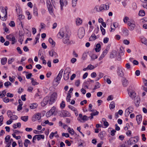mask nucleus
Instances as JSON below:
<instances>
[{
  "label": "nucleus",
  "instance_id": "obj_43",
  "mask_svg": "<svg viewBox=\"0 0 147 147\" xmlns=\"http://www.w3.org/2000/svg\"><path fill=\"white\" fill-rule=\"evenodd\" d=\"M55 109H56V107H55L53 106L52 108L50 110V112H51V113L53 115V114L54 112H55Z\"/></svg>",
  "mask_w": 147,
  "mask_h": 147
},
{
  "label": "nucleus",
  "instance_id": "obj_11",
  "mask_svg": "<svg viewBox=\"0 0 147 147\" xmlns=\"http://www.w3.org/2000/svg\"><path fill=\"white\" fill-rule=\"evenodd\" d=\"M59 3L61 5V10L63 9L64 6H65L67 4V2L66 0H60Z\"/></svg>",
  "mask_w": 147,
  "mask_h": 147
},
{
  "label": "nucleus",
  "instance_id": "obj_3",
  "mask_svg": "<svg viewBox=\"0 0 147 147\" xmlns=\"http://www.w3.org/2000/svg\"><path fill=\"white\" fill-rule=\"evenodd\" d=\"M67 34V32L66 29L62 28L57 34V36L58 38H62L66 36V34Z\"/></svg>",
  "mask_w": 147,
  "mask_h": 147
},
{
  "label": "nucleus",
  "instance_id": "obj_62",
  "mask_svg": "<svg viewBox=\"0 0 147 147\" xmlns=\"http://www.w3.org/2000/svg\"><path fill=\"white\" fill-rule=\"evenodd\" d=\"M98 58L97 55L95 54H93L91 57V59L92 60H94L95 59H96Z\"/></svg>",
  "mask_w": 147,
  "mask_h": 147
},
{
  "label": "nucleus",
  "instance_id": "obj_15",
  "mask_svg": "<svg viewBox=\"0 0 147 147\" xmlns=\"http://www.w3.org/2000/svg\"><path fill=\"white\" fill-rule=\"evenodd\" d=\"M136 120L138 124L139 125L140 124L142 120V116L141 115H137L136 116Z\"/></svg>",
  "mask_w": 147,
  "mask_h": 147
},
{
  "label": "nucleus",
  "instance_id": "obj_6",
  "mask_svg": "<svg viewBox=\"0 0 147 147\" xmlns=\"http://www.w3.org/2000/svg\"><path fill=\"white\" fill-rule=\"evenodd\" d=\"M85 34V31L84 28L83 27L80 28L78 30V35L79 38H82L84 36Z\"/></svg>",
  "mask_w": 147,
  "mask_h": 147
},
{
  "label": "nucleus",
  "instance_id": "obj_42",
  "mask_svg": "<svg viewBox=\"0 0 147 147\" xmlns=\"http://www.w3.org/2000/svg\"><path fill=\"white\" fill-rule=\"evenodd\" d=\"M82 20L80 18L77 19L76 21L77 24L78 25L82 23Z\"/></svg>",
  "mask_w": 147,
  "mask_h": 147
},
{
  "label": "nucleus",
  "instance_id": "obj_25",
  "mask_svg": "<svg viewBox=\"0 0 147 147\" xmlns=\"http://www.w3.org/2000/svg\"><path fill=\"white\" fill-rule=\"evenodd\" d=\"M20 7L19 4L17 5V6L16 7V11L17 12V14L18 15H19L20 13Z\"/></svg>",
  "mask_w": 147,
  "mask_h": 147
},
{
  "label": "nucleus",
  "instance_id": "obj_1",
  "mask_svg": "<svg viewBox=\"0 0 147 147\" xmlns=\"http://www.w3.org/2000/svg\"><path fill=\"white\" fill-rule=\"evenodd\" d=\"M57 94L56 92L53 93L50 96L45 97L43 101L41 102L42 106L44 107L48 103L50 105L53 104L57 98Z\"/></svg>",
  "mask_w": 147,
  "mask_h": 147
},
{
  "label": "nucleus",
  "instance_id": "obj_19",
  "mask_svg": "<svg viewBox=\"0 0 147 147\" xmlns=\"http://www.w3.org/2000/svg\"><path fill=\"white\" fill-rule=\"evenodd\" d=\"M117 54V53L116 51H114L111 53L110 57L111 58H114L116 56Z\"/></svg>",
  "mask_w": 147,
  "mask_h": 147
},
{
  "label": "nucleus",
  "instance_id": "obj_58",
  "mask_svg": "<svg viewBox=\"0 0 147 147\" xmlns=\"http://www.w3.org/2000/svg\"><path fill=\"white\" fill-rule=\"evenodd\" d=\"M87 68H88V69L90 70H92L94 69V67L92 65H89L88 66Z\"/></svg>",
  "mask_w": 147,
  "mask_h": 147
},
{
  "label": "nucleus",
  "instance_id": "obj_50",
  "mask_svg": "<svg viewBox=\"0 0 147 147\" xmlns=\"http://www.w3.org/2000/svg\"><path fill=\"white\" fill-rule=\"evenodd\" d=\"M61 77L59 76H57V78L54 79L55 82L58 83L59 81L60 80L61 78Z\"/></svg>",
  "mask_w": 147,
  "mask_h": 147
},
{
  "label": "nucleus",
  "instance_id": "obj_33",
  "mask_svg": "<svg viewBox=\"0 0 147 147\" xmlns=\"http://www.w3.org/2000/svg\"><path fill=\"white\" fill-rule=\"evenodd\" d=\"M31 83L34 86L39 84L38 82H36L34 80L33 78H31Z\"/></svg>",
  "mask_w": 147,
  "mask_h": 147
},
{
  "label": "nucleus",
  "instance_id": "obj_27",
  "mask_svg": "<svg viewBox=\"0 0 147 147\" xmlns=\"http://www.w3.org/2000/svg\"><path fill=\"white\" fill-rule=\"evenodd\" d=\"M38 106L37 104L34 103L31 104V105L30 106V107L31 109H34L36 108Z\"/></svg>",
  "mask_w": 147,
  "mask_h": 147
},
{
  "label": "nucleus",
  "instance_id": "obj_21",
  "mask_svg": "<svg viewBox=\"0 0 147 147\" xmlns=\"http://www.w3.org/2000/svg\"><path fill=\"white\" fill-rule=\"evenodd\" d=\"M23 35H20L19 34V37L18 41L20 42L21 45L22 43V42L23 41Z\"/></svg>",
  "mask_w": 147,
  "mask_h": 147
},
{
  "label": "nucleus",
  "instance_id": "obj_64",
  "mask_svg": "<svg viewBox=\"0 0 147 147\" xmlns=\"http://www.w3.org/2000/svg\"><path fill=\"white\" fill-rule=\"evenodd\" d=\"M18 15L19 16V19L20 20H23L24 18V16L22 14L20 15V14Z\"/></svg>",
  "mask_w": 147,
  "mask_h": 147
},
{
  "label": "nucleus",
  "instance_id": "obj_34",
  "mask_svg": "<svg viewBox=\"0 0 147 147\" xmlns=\"http://www.w3.org/2000/svg\"><path fill=\"white\" fill-rule=\"evenodd\" d=\"M67 130L69 133L71 134V135H73L74 134V132L72 129H71L70 127H69L67 129Z\"/></svg>",
  "mask_w": 147,
  "mask_h": 147
},
{
  "label": "nucleus",
  "instance_id": "obj_8",
  "mask_svg": "<svg viewBox=\"0 0 147 147\" xmlns=\"http://www.w3.org/2000/svg\"><path fill=\"white\" fill-rule=\"evenodd\" d=\"M41 118V114L40 113H38L35 114L32 118V121H35L36 120H39Z\"/></svg>",
  "mask_w": 147,
  "mask_h": 147
},
{
  "label": "nucleus",
  "instance_id": "obj_36",
  "mask_svg": "<svg viewBox=\"0 0 147 147\" xmlns=\"http://www.w3.org/2000/svg\"><path fill=\"white\" fill-rule=\"evenodd\" d=\"M129 29L130 30H134V28L136 27V25L134 23H133L131 24L129 26Z\"/></svg>",
  "mask_w": 147,
  "mask_h": 147
},
{
  "label": "nucleus",
  "instance_id": "obj_24",
  "mask_svg": "<svg viewBox=\"0 0 147 147\" xmlns=\"http://www.w3.org/2000/svg\"><path fill=\"white\" fill-rule=\"evenodd\" d=\"M105 131H102L99 133L98 136L101 139H102L105 136Z\"/></svg>",
  "mask_w": 147,
  "mask_h": 147
},
{
  "label": "nucleus",
  "instance_id": "obj_16",
  "mask_svg": "<svg viewBox=\"0 0 147 147\" xmlns=\"http://www.w3.org/2000/svg\"><path fill=\"white\" fill-rule=\"evenodd\" d=\"M95 111H96V112H93L92 113H91L90 114L91 116L89 117V118L90 119H93V118L94 116H95L98 115L99 113L98 112L96 111V110H95Z\"/></svg>",
  "mask_w": 147,
  "mask_h": 147
},
{
  "label": "nucleus",
  "instance_id": "obj_41",
  "mask_svg": "<svg viewBox=\"0 0 147 147\" xmlns=\"http://www.w3.org/2000/svg\"><path fill=\"white\" fill-rule=\"evenodd\" d=\"M100 28L101 31L102 33V34L103 35H105V30L101 26H100Z\"/></svg>",
  "mask_w": 147,
  "mask_h": 147
},
{
  "label": "nucleus",
  "instance_id": "obj_61",
  "mask_svg": "<svg viewBox=\"0 0 147 147\" xmlns=\"http://www.w3.org/2000/svg\"><path fill=\"white\" fill-rule=\"evenodd\" d=\"M129 30H124L123 33L125 36H127L129 34Z\"/></svg>",
  "mask_w": 147,
  "mask_h": 147
},
{
  "label": "nucleus",
  "instance_id": "obj_52",
  "mask_svg": "<svg viewBox=\"0 0 147 147\" xmlns=\"http://www.w3.org/2000/svg\"><path fill=\"white\" fill-rule=\"evenodd\" d=\"M9 24L10 26L12 27L15 26V23L13 21H11Z\"/></svg>",
  "mask_w": 147,
  "mask_h": 147
},
{
  "label": "nucleus",
  "instance_id": "obj_7",
  "mask_svg": "<svg viewBox=\"0 0 147 147\" xmlns=\"http://www.w3.org/2000/svg\"><path fill=\"white\" fill-rule=\"evenodd\" d=\"M47 7L50 13L53 12V8L50 0H47L46 1Z\"/></svg>",
  "mask_w": 147,
  "mask_h": 147
},
{
  "label": "nucleus",
  "instance_id": "obj_4",
  "mask_svg": "<svg viewBox=\"0 0 147 147\" xmlns=\"http://www.w3.org/2000/svg\"><path fill=\"white\" fill-rule=\"evenodd\" d=\"M89 117H88L86 115H84L82 117V115L81 113H80L78 117L77 118L78 120L80 122L84 123L86 121L88 120Z\"/></svg>",
  "mask_w": 147,
  "mask_h": 147
},
{
  "label": "nucleus",
  "instance_id": "obj_13",
  "mask_svg": "<svg viewBox=\"0 0 147 147\" xmlns=\"http://www.w3.org/2000/svg\"><path fill=\"white\" fill-rule=\"evenodd\" d=\"M117 72L118 75L121 77H122L124 75L123 71L120 67H118Z\"/></svg>",
  "mask_w": 147,
  "mask_h": 147
},
{
  "label": "nucleus",
  "instance_id": "obj_14",
  "mask_svg": "<svg viewBox=\"0 0 147 147\" xmlns=\"http://www.w3.org/2000/svg\"><path fill=\"white\" fill-rule=\"evenodd\" d=\"M62 117H68L71 115L70 113L67 111L63 110L62 112Z\"/></svg>",
  "mask_w": 147,
  "mask_h": 147
},
{
  "label": "nucleus",
  "instance_id": "obj_23",
  "mask_svg": "<svg viewBox=\"0 0 147 147\" xmlns=\"http://www.w3.org/2000/svg\"><path fill=\"white\" fill-rule=\"evenodd\" d=\"M35 136H36V138L38 140H39L41 139H44L45 138V136L43 135L39 134Z\"/></svg>",
  "mask_w": 147,
  "mask_h": 147
},
{
  "label": "nucleus",
  "instance_id": "obj_60",
  "mask_svg": "<svg viewBox=\"0 0 147 147\" xmlns=\"http://www.w3.org/2000/svg\"><path fill=\"white\" fill-rule=\"evenodd\" d=\"M142 42L144 44H147V40L146 38H143L141 39Z\"/></svg>",
  "mask_w": 147,
  "mask_h": 147
},
{
  "label": "nucleus",
  "instance_id": "obj_48",
  "mask_svg": "<svg viewBox=\"0 0 147 147\" xmlns=\"http://www.w3.org/2000/svg\"><path fill=\"white\" fill-rule=\"evenodd\" d=\"M3 101L5 103H7L9 101V99L7 97H5L3 98Z\"/></svg>",
  "mask_w": 147,
  "mask_h": 147
},
{
  "label": "nucleus",
  "instance_id": "obj_9",
  "mask_svg": "<svg viewBox=\"0 0 147 147\" xmlns=\"http://www.w3.org/2000/svg\"><path fill=\"white\" fill-rule=\"evenodd\" d=\"M109 7V3H107L105 4L101 5L99 7V11H102L103 10H108Z\"/></svg>",
  "mask_w": 147,
  "mask_h": 147
},
{
  "label": "nucleus",
  "instance_id": "obj_28",
  "mask_svg": "<svg viewBox=\"0 0 147 147\" xmlns=\"http://www.w3.org/2000/svg\"><path fill=\"white\" fill-rule=\"evenodd\" d=\"M28 119V117L27 116H22L21 117V119L24 122L27 121Z\"/></svg>",
  "mask_w": 147,
  "mask_h": 147
},
{
  "label": "nucleus",
  "instance_id": "obj_30",
  "mask_svg": "<svg viewBox=\"0 0 147 147\" xmlns=\"http://www.w3.org/2000/svg\"><path fill=\"white\" fill-rule=\"evenodd\" d=\"M1 92H0V98H2L5 96L6 92L5 90H3L2 91L1 93Z\"/></svg>",
  "mask_w": 147,
  "mask_h": 147
},
{
  "label": "nucleus",
  "instance_id": "obj_51",
  "mask_svg": "<svg viewBox=\"0 0 147 147\" xmlns=\"http://www.w3.org/2000/svg\"><path fill=\"white\" fill-rule=\"evenodd\" d=\"M80 80H78L76 81L75 85L77 86L78 87L80 85Z\"/></svg>",
  "mask_w": 147,
  "mask_h": 147
},
{
  "label": "nucleus",
  "instance_id": "obj_22",
  "mask_svg": "<svg viewBox=\"0 0 147 147\" xmlns=\"http://www.w3.org/2000/svg\"><path fill=\"white\" fill-rule=\"evenodd\" d=\"M123 85L124 87H126L128 85V81L125 79L122 81Z\"/></svg>",
  "mask_w": 147,
  "mask_h": 147
},
{
  "label": "nucleus",
  "instance_id": "obj_17",
  "mask_svg": "<svg viewBox=\"0 0 147 147\" xmlns=\"http://www.w3.org/2000/svg\"><path fill=\"white\" fill-rule=\"evenodd\" d=\"M34 15L36 16H38V9L37 7L35 6L33 7Z\"/></svg>",
  "mask_w": 147,
  "mask_h": 147
},
{
  "label": "nucleus",
  "instance_id": "obj_38",
  "mask_svg": "<svg viewBox=\"0 0 147 147\" xmlns=\"http://www.w3.org/2000/svg\"><path fill=\"white\" fill-rule=\"evenodd\" d=\"M26 14L28 16V19L29 20H30L32 18V15L30 14V12L26 11Z\"/></svg>",
  "mask_w": 147,
  "mask_h": 147
},
{
  "label": "nucleus",
  "instance_id": "obj_55",
  "mask_svg": "<svg viewBox=\"0 0 147 147\" xmlns=\"http://www.w3.org/2000/svg\"><path fill=\"white\" fill-rule=\"evenodd\" d=\"M22 104L19 105L17 107V110L18 111H19L22 109Z\"/></svg>",
  "mask_w": 147,
  "mask_h": 147
},
{
  "label": "nucleus",
  "instance_id": "obj_32",
  "mask_svg": "<svg viewBox=\"0 0 147 147\" xmlns=\"http://www.w3.org/2000/svg\"><path fill=\"white\" fill-rule=\"evenodd\" d=\"M115 107V103L113 101L111 102L109 105V107L111 109H114Z\"/></svg>",
  "mask_w": 147,
  "mask_h": 147
},
{
  "label": "nucleus",
  "instance_id": "obj_31",
  "mask_svg": "<svg viewBox=\"0 0 147 147\" xmlns=\"http://www.w3.org/2000/svg\"><path fill=\"white\" fill-rule=\"evenodd\" d=\"M107 77L108 76H105L104 77V78L105 80H106V82L108 84H111V82L109 78H107Z\"/></svg>",
  "mask_w": 147,
  "mask_h": 147
},
{
  "label": "nucleus",
  "instance_id": "obj_12",
  "mask_svg": "<svg viewBox=\"0 0 147 147\" xmlns=\"http://www.w3.org/2000/svg\"><path fill=\"white\" fill-rule=\"evenodd\" d=\"M128 94L129 96L132 98H135L136 96V94L132 90L128 89L127 90Z\"/></svg>",
  "mask_w": 147,
  "mask_h": 147
},
{
  "label": "nucleus",
  "instance_id": "obj_49",
  "mask_svg": "<svg viewBox=\"0 0 147 147\" xmlns=\"http://www.w3.org/2000/svg\"><path fill=\"white\" fill-rule=\"evenodd\" d=\"M52 115L53 114L49 111L46 113V116L47 117H49Z\"/></svg>",
  "mask_w": 147,
  "mask_h": 147
},
{
  "label": "nucleus",
  "instance_id": "obj_53",
  "mask_svg": "<svg viewBox=\"0 0 147 147\" xmlns=\"http://www.w3.org/2000/svg\"><path fill=\"white\" fill-rule=\"evenodd\" d=\"M11 112L10 110H8L7 112V114L8 117L10 118H11L12 116L11 115Z\"/></svg>",
  "mask_w": 147,
  "mask_h": 147
},
{
  "label": "nucleus",
  "instance_id": "obj_57",
  "mask_svg": "<svg viewBox=\"0 0 147 147\" xmlns=\"http://www.w3.org/2000/svg\"><path fill=\"white\" fill-rule=\"evenodd\" d=\"M63 136H65L66 138H68L69 137V135L68 133H63L62 134Z\"/></svg>",
  "mask_w": 147,
  "mask_h": 147
},
{
  "label": "nucleus",
  "instance_id": "obj_5",
  "mask_svg": "<svg viewBox=\"0 0 147 147\" xmlns=\"http://www.w3.org/2000/svg\"><path fill=\"white\" fill-rule=\"evenodd\" d=\"M70 71V69L69 67L67 68L65 70L63 75V78L65 80H67L69 79V75Z\"/></svg>",
  "mask_w": 147,
  "mask_h": 147
},
{
  "label": "nucleus",
  "instance_id": "obj_54",
  "mask_svg": "<svg viewBox=\"0 0 147 147\" xmlns=\"http://www.w3.org/2000/svg\"><path fill=\"white\" fill-rule=\"evenodd\" d=\"M14 59L13 58H11L9 59L8 63L9 64H11L14 61Z\"/></svg>",
  "mask_w": 147,
  "mask_h": 147
},
{
  "label": "nucleus",
  "instance_id": "obj_63",
  "mask_svg": "<svg viewBox=\"0 0 147 147\" xmlns=\"http://www.w3.org/2000/svg\"><path fill=\"white\" fill-rule=\"evenodd\" d=\"M18 143L20 147H23V145L22 141L21 140H19L18 141Z\"/></svg>",
  "mask_w": 147,
  "mask_h": 147
},
{
  "label": "nucleus",
  "instance_id": "obj_20",
  "mask_svg": "<svg viewBox=\"0 0 147 147\" xmlns=\"http://www.w3.org/2000/svg\"><path fill=\"white\" fill-rule=\"evenodd\" d=\"M7 59L6 57L2 58L1 59V63L2 65H5L7 63Z\"/></svg>",
  "mask_w": 147,
  "mask_h": 147
},
{
  "label": "nucleus",
  "instance_id": "obj_44",
  "mask_svg": "<svg viewBox=\"0 0 147 147\" xmlns=\"http://www.w3.org/2000/svg\"><path fill=\"white\" fill-rule=\"evenodd\" d=\"M100 84L98 82H97L96 83V85L94 86V89H96L100 88Z\"/></svg>",
  "mask_w": 147,
  "mask_h": 147
},
{
  "label": "nucleus",
  "instance_id": "obj_45",
  "mask_svg": "<svg viewBox=\"0 0 147 147\" xmlns=\"http://www.w3.org/2000/svg\"><path fill=\"white\" fill-rule=\"evenodd\" d=\"M10 136L9 135H7L5 138V140L6 142H9V140L10 139Z\"/></svg>",
  "mask_w": 147,
  "mask_h": 147
},
{
  "label": "nucleus",
  "instance_id": "obj_47",
  "mask_svg": "<svg viewBox=\"0 0 147 147\" xmlns=\"http://www.w3.org/2000/svg\"><path fill=\"white\" fill-rule=\"evenodd\" d=\"M97 36H96L95 34H92L91 35V37H92L93 39H92V40H91V41H93L95 40L97 38Z\"/></svg>",
  "mask_w": 147,
  "mask_h": 147
},
{
  "label": "nucleus",
  "instance_id": "obj_37",
  "mask_svg": "<svg viewBox=\"0 0 147 147\" xmlns=\"http://www.w3.org/2000/svg\"><path fill=\"white\" fill-rule=\"evenodd\" d=\"M140 103V100L139 99H136L135 100V105L137 107H138L139 105V104Z\"/></svg>",
  "mask_w": 147,
  "mask_h": 147
},
{
  "label": "nucleus",
  "instance_id": "obj_2",
  "mask_svg": "<svg viewBox=\"0 0 147 147\" xmlns=\"http://www.w3.org/2000/svg\"><path fill=\"white\" fill-rule=\"evenodd\" d=\"M63 42L67 45H71L75 43V42L72 40H70L69 36L68 34H66V36L63 39Z\"/></svg>",
  "mask_w": 147,
  "mask_h": 147
},
{
  "label": "nucleus",
  "instance_id": "obj_39",
  "mask_svg": "<svg viewBox=\"0 0 147 147\" xmlns=\"http://www.w3.org/2000/svg\"><path fill=\"white\" fill-rule=\"evenodd\" d=\"M11 41H12L11 44L12 45L14 44L16 42L15 38L13 34L12 36Z\"/></svg>",
  "mask_w": 147,
  "mask_h": 147
},
{
  "label": "nucleus",
  "instance_id": "obj_56",
  "mask_svg": "<svg viewBox=\"0 0 147 147\" xmlns=\"http://www.w3.org/2000/svg\"><path fill=\"white\" fill-rule=\"evenodd\" d=\"M68 107L72 111H76V109L73 106H72L70 105H68Z\"/></svg>",
  "mask_w": 147,
  "mask_h": 147
},
{
  "label": "nucleus",
  "instance_id": "obj_26",
  "mask_svg": "<svg viewBox=\"0 0 147 147\" xmlns=\"http://www.w3.org/2000/svg\"><path fill=\"white\" fill-rule=\"evenodd\" d=\"M49 42L51 44L53 47H55V42L51 38H49Z\"/></svg>",
  "mask_w": 147,
  "mask_h": 147
},
{
  "label": "nucleus",
  "instance_id": "obj_18",
  "mask_svg": "<svg viewBox=\"0 0 147 147\" xmlns=\"http://www.w3.org/2000/svg\"><path fill=\"white\" fill-rule=\"evenodd\" d=\"M95 50L96 52H99L100 50L101 46L99 43L97 44L96 46Z\"/></svg>",
  "mask_w": 147,
  "mask_h": 147
},
{
  "label": "nucleus",
  "instance_id": "obj_46",
  "mask_svg": "<svg viewBox=\"0 0 147 147\" xmlns=\"http://www.w3.org/2000/svg\"><path fill=\"white\" fill-rule=\"evenodd\" d=\"M13 35V34H10L8 35H7L6 36L7 38L9 40L11 41Z\"/></svg>",
  "mask_w": 147,
  "mask_h": 147
},
{
  "label": "nucleus",
  "instance_id": "obj_10",
  "mask_svg": "<svg viewBox=\"0 0 147 147\" xmlns=\"http://www.w3.org/2000/svg\"><path fill=\"white\" fill-rule=\"evenodd\" d=\"M134 108L132 106H130L125 110V112L126 113H125V115L128 116L129 114L131 113L133 111Z\"/></svg>",
  "mask_w": 147,
  "mask_h": 147
},
{
  "label": "nucleus",
  "instance_id": "obj_40",
  "mask_svg": "<svg viewBox=\"0 0 147 147\" xmlns=\"http://www.w3.org/2000/svg\"><path fill=\"white\" fill-rule=\"evenodd\" d=\"M60 107L61 109H63L65 107V102L63 100L60 104Z\"/></svg>",
  "mask_w": 147,
  "mask_h": 147
},
{
  "label": "nucleus",
  "instance_id": "obj_59",
  "mask_svg": "<svg viewBox=\"0 0 147 147\" xmlns=\"http://www.w3.org/2000/svg\"><path fill=\"white\" fill-rule=\"evenodd\" d=\"M92 105L90 104L89 105V111L91 112H93L94 111V110H92Z\"/></svg>",
  "mask_w": 147,
  "mask_h": 147
},
{
  "label": "nucleus",
  "instance_id": "obj_35",
  "mask_svg": "<svg viewBox=\"0 0 147 147\" xmlns=\"http://www.w3.org/2000/svg\"><path fill=\"white\" fill-rule=\"evenodd\" d=\"M5 10V14L4 17H2L1 18V20L3 21H5L6 20V18L7 17V13L6 9Z\"/></svg>",
  "mask_w": 147,
  "mask_h": 147
},
{
  "label": "nucleus",
  "instance_id": "obj_29",
  "mask_svg": "<svg viewBox=\"0 0 147 147\" xmlns=\"http://www.w3.org/2000/svg\"><path fill=\"white\" fill-rule=\"evenodd\" d=\"M145 12L143 10H140L139 12L138 15L139 16H143L145 15Z\"/></svg>",
  "mask_w": 147,
  "mask_h": 147
}]
</instances>
